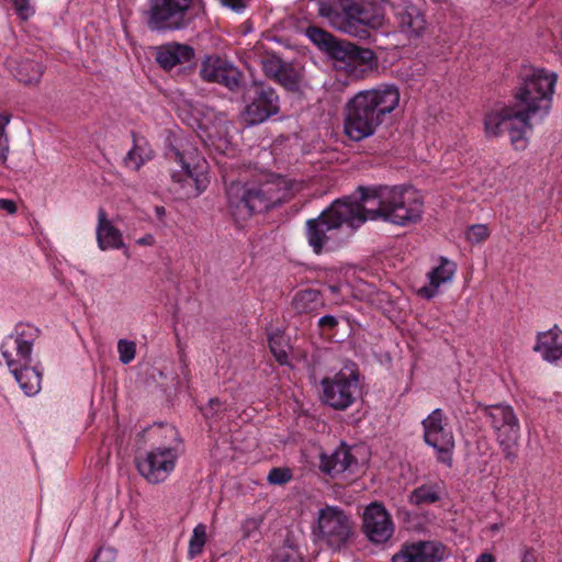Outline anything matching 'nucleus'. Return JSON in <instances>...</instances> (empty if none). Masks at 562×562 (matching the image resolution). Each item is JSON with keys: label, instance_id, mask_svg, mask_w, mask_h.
<instances>
[{"label": "nucleus", "instance_id": "47", "mask_svg": "<svg viewBox=\"0 0 562 562\" xmlns=\"http://www.w3.org/2000/svg\"><path fill=\"white\" fill-rule=\"evenodd\" d=\"M0 210L7 211L9 214L16 212V205L12 200L0 199Z\"/></svg>", "mask_w": 562, "mask_h": 562}, {"label": "nucleus", "instance_id": "10", "mask_svg": "<svg viewBox=\"0 0 562 562\" xmlns=\"http://www.w3.org/2000/svg\"><path fill=\"white\" fill-rule=\"evenodd\" d=\"M477 408L494 430L505 460L514 463L520 439V424L514 408L507 404H479Z\"/></svg>", "mask_w": 562, "mask_h": 562}, {"label": "nucleus", "instance_id": "48", "mask_svg": "<svg viewBox=\"0 0 562 562\" xmlns=\"http://www.w3.org/2000/svg\"><path fill=\"white\" fill-rule=\"evenodd\" d=\"M475 562H495V558L487 552L480 554Z\"/></svg>", "mask_w": 562, "mask_h": 562}, {"label": "nucleus", "instance_id": "49", "mask_svg": "<svg viewBox=\"0 0 562 562\" xmlns=\"http://www.w3.org/2000/svg\"><path fill=\"white\" fill-rule=\"evenodd\" d=\"M521 562H535V558L531 553L526 552L521 559Z\"/></svg>", "mask_w": 562, "mask_h": 562}, {"label": "nucleus", "instance_id": "21", "mask_svg": "<svg viewBox=\"0 0 562 562\" xmlns=\"http://www.w3.org/2000/svg\"><path fill=\"white\" fill-rule=\"evenodd\" d=\"M194 57V50L191 46L180 43H167L156 48V61L165 70L189 63Z\"/></svg>", "mask_w": 562, "mask_h": 562}, {"label": "nucleus", "instance_id": "28", "mask_svg": "<svg viewBox=\"0 0 562 562\" xmlns=\"http://www.w3.org/2000/svg\"><path fill=\"white\" fill-rule=\"evenodd\" d=\"M321 304V293L314 289L301 290L292 300V306L299 314L311 313Z\"/></svg>", "mask_w": 562, "mask_h": 562}, {"label": "nucleus", "instance_id": "26", "mask_svg": "<svg viewBox=\"0 0 562 562\" xmlns=\"http://www.w3.org/2000/svg\"><path fill=\"white\" fill-rule=\"evenodd\" d=\"M11 373L26 395L31 396L40 392L42 374L35 367L26 364L14 369Z\"/></svg>", "mask_w": 562, "mask_h": 562}, {"label": "nucleus", "instance_id": "1", "mask_svg": "<svg viewBox=\"0 0 562 562\" xmlns=\"http://www.w3.org/2000/svg\"><path fill=\"white\" fill-rule=\"evenodd\" d=\"M521 83L515 93L514 103L493 110L484 120L488 137L509 134L515 149L522 150L528 145L527 134L532 130L531 120L543 119L551 108L557 74L540 68H525L520 75Z\"/></svg>", "mask_w": 562, "mask_h": 562}, {"label": "nucleus", "instance_id": "6", "mask_svg": "<svg viewBox=\"0 0 562 562\" xmlns=\"http://www.w3.org/2000/svg\"><path fill=\"white\" fill-rule=\"evenodd\" d=\"M313 542L331 552L347 550L357 538V526L352 516L338 505L325 504L311 526Z\"/></svg>", "mask_w": 562, "mask_h": 562}, {"label": "nucleus", "instance_id": "22", "mask_svg": "<svg viewBox=\"0 0 562 562\" xmlns=\"http://www.w3.org/2000/svg\"><path fill=\"white\" fill-rule=\"evenodd\" d=\"M439 260V266L427 273L429 283L417 291L418 295L424 299L430 300L436 296L439 292V288L442 284L451 282L454 277L457 270L456 263L445 257H440Z\"/></svg>", "mask_w": 562, "mask_h": 562}, {"label": "nucleus", "instance_id": "19", "mask_svg": "<svg viewBox=\"0 0 562 562\" xmlns=\"http://www.w3.org/2000/svg\"><path fill=\"white\" fill-rule=\"evenodd\" d=\"M447 557V547L439 541H416L402 544L392 557V562H441Z\"/></svg>", "mask_w": 562, "mask_h": 562}, {"label": "nucleus", "instance_id": "18", "mask_svg": "<svg viewBox=\"0 0 562 562\" xmlns=\"http://www.w3.org/2000/svg\"><path fill=\"white\" fill-rule=\"evenodd\" d=\"M400 31L408 37H420L427 27L423 10L409 0H397L391 4Z\"/></svg>", "mask_w": 562, "mask_h": 562}, {"label": "nucleus", "instance_id": "5", "mask_svg": "<svg viewBox=\"0 0 562 562\" xmlns=\"http://www.w3.org/2000/svg\"><path fill=\"white\" fill-rule=\"evenodd\" d=\"M149 431L162 441L144 456L137 457L136 468L147 482L158 484L175 470L180 456L181 438L177 428L171 425L153 426Z\"/></svg>", "mask_w": 562, "mask_h": 562}, {"label": "nucleus", "instance_id": "12", "mask_svg": "<svg viewBox=\"0 0 562 562\" xmlns=\"http://www.w3.org/2000/svg\"><path fill=\"white\" fill-rule=\"evenodd\" d=\"M322 401L336 411L350 407L361 394L357 370H340L333 378L321 381Z\"/></svg>", "mask_w": 562, "mask_h": 562}, {"label": "nucleus", "instance_id": "46", "mask_svg": "<svg viewBox=\"0 0 562 562\" xmlns=\"http://www.w3.org/2000/svg\"><path fill=\"white\" fill-rule=\"evenodd\" d=\"M261 520L257 518H248L244 522V531L247 537L250 536V532L257 530L260 526Z\"/></svg>", "mask_w": 562, "mask_h": 562}, {"label": "nucleus", "instance_id": "13", "mask_svg": "<svg viewBox=\"0 0 562 562\" xmlns=\"http://www.w3.org/2000/svg\"><path fill=\"white\" fill-rule=\"evenodd\" d=\"M37 337L36 327L21 324L16 326L14 334L4 338L0 350L10 372L31 363L32 347Z\"/></svg>", "mask_w": 562, "mask_h": 562}, {"label": "nucleus", "instance_id": "43", "mask_svg": "<svg viewBox=\"0 0 562 562\" xmlns=\"http://www.w3.org/2000/svg\"><path fill=\"white\" fill-rule=\"evenodd\" d=\"M116 558V551L112 548H101L94 557L100 562H112Z\"/></svg>", "mask_w": 562, "mask_h": 562}, {"label": "nucleus", "instance_id": "9", "mask_svg": "<svg viewBox=\"0 0 562 562\" xmlns=\"http://www.w3.org/2000/svg\"><path fill=\"white\" fill-rule=\"evenodd\" d=\"M170 160L180 166L179 171L171 173V192L180 200L199 196L209 186L206 161L201 158L194 148L180 150L176 147L168 153Z\"/></svg>", "mask_w": 562, "mask_h": 562}, {"label": "nucleus", "instance_id": "39", "mask_svg": "<svg viewBox=\"0 0 562 562\" xmlns=\"http://www.w3.org/2000/svg\"><path fill=\"white\" fill-rule=\"evenodd\" d=\"M490 236V229L484 224H474L467 232V239L471 243H481Z\"/></svg>", "mask_w": 562, "mask_h": 562}, {"label": "nucleus", "instance_id": "30", "mask_svg": "<svg viewBox=\"0 0 562 562\" xmlns=\"http://www.w3.org/2000/svg\"><path fill=\"white\" fill-rule=\"evenodd\" d=\"M206 542V527L203 524H199L194 527L191 539L189 541L188 555L190 559H194L202 553Z\"/></svg>", "mask_w": 562, "mask_h": 562}, {"label": "nucleus", "instance_id": "34", "mask_svg": "<svg viewBox=\"0 0 562 562\" xmlns=\"http://www.w3.org/2000/svg\"><path fill=\"white\" fill-rule=\"evenodd\" d=\"M119 359L123 364L132 362L136 355V344L127 339L117 342Z\"/></svg>", "mask_w": 562, "mask_h": 562}, {"label": "nucleus", "instance_id": "40", "mask_svg": "<svg viewBox=\"0 0 562 562\" xmlns=\"http://www.w3.org/2000/svg\"><path fill=\"white\" fill-rule=\"evenodd\" d=\"M224 411V404L216 397L210 398L209 403L201 407L203 416L207 419L217 417Z\"/></svg>", "mask_w": 562, "mask_h": 562}, {"label": "nucleus", "instance_id": "50", "mask_svg": "<svg viewBox=\"0 0 562 562\" xmlns=\"http://www.w3.org/2000/svg\"><path fill=\"white\" fill-rule=\"evenodd\" d=\"M155 212H156L157 216L160 218L166 214V210L164 206H156Z\"/></svg>", "mask_w": 562, "mask_h": 562}, {"label": "nucleus", "instance_id": "37", "mask_svg": "<svg viewBox=\"0 0 562 562\" xmlns=\"http://www.w3.org/2000/svg\"><path fill=\"white\" fill-rule=\"evenodd\" d=\"M292 477L293 474L289 468H272L267 480L272 485H282L290 482Z\"/></svg>", "mask_w": 562, "mask_h": 562}, {"label": "nucleus", "instance_id": "35", "mask_svg": "<svg viewBox=\"0 0 562 562\" xmlns=\"http://www.w3.org/2000/svg\"><path fill=\"white\" fill-rule=\"evenodd\" d=\"M10 122V115L0 113V164H4L9 154V140L5 126Z\"/></svg>", "mask_w": 562, "mask_h": 562}, {"label": "nucleus", "instance_id": "15", "mask_svg": "<svg viewBox=\"0 0 562 562\" xmlns=\"http://www.w3.org/2000/svg\"><path fill=\"white\" fill-rule=\"evenodd\" d=\"M247 92L254 93L245 110V120L250 125L260 124L279 112V97L271 87L254 80Z\"/></svg>", "mask_w": 562, "mask_h": 562}, {"label": "nucleus", "instance_id": "11", "mask_svg": "<svg viewBox=\"0 0 562 562\" xmlns=\"http://www.w3.org/2000/svg\"><path fill=\"white\" fill-rule=\"evenodd\" d=\"M352 210L340 200H336L324 210L316 218L306 222V237L313 251L319 255L328 248V244L336 237V232L342 226H348Z\"/></svg>", "mask_w": 562, "mask_h": 562}, {"label": "nucleus", "instance_id": "45", "mask_svg": "<svg viewBox=\"0 0 562 562\" xmlns=\"http://www.w3.org/2000/svg\"><path fill=\"white\" fill-rule=\"evenodd\" d=\"M338 325V319L333 315H325L318 319V326L323 329H334Z\"/></svg>", "mask_w": 562, "mask_h": 562}, {"label": "nucleus", "instance_id": "27", "mask_svg": "<svg viewBox=\"0 0 562 562\" xmlns=\"http://www.w3.org/2000/svg\"><path fill=\"white\" fill-rule=\"evenodd\" d=\"M443 488L439 483L423 484L413 490L408 502L414 506L430 505L441 499Z\"/></svg>", "mask_w": 562, "mask_h": 562}, {"label": "nucleus", "instance_id": "17", "mask_svg": "<svg viewBox=\"0 0 562 562\" xmlns=\"http://www.w3.org/2000/svg\"><path fill=\"white\" fill-rule=\"evenodd\" d=\"M363 532L373 543L386 542L394 532L391 516L382 504L371 503L363 513Z\"/></svg>", "mask_w": 562, "mask_h": 562}, {"label": "nucleus", "instance_id": "16", "mask_svg": "<svg viewBox=\"0 0 562 562\" xmlns=\"http://www.w3.org/2000/svg\"><path fill=\"white\" fill-rule=\"evenodd\" d=\"M200 76L204 81L218 83L232 92L243 88V74L228 60L217 55L205 56L201 64Z\"/></svg>", "mask_w": 562, "mask_h": 562}, {"label": "nucleus", "instance_id": "23", "mask_svg": "<svg viewBox=\"0 0 562 562\" xmlns=\"http://www.w3.org/2000/svg\"><path fill=\"white\" fill-rule=\"evenodd\" d=\"M533 350L539 352L543 360L562 366V331L559 327L554 326L538 334Z\"/></svg>", "mask_w": 562, "mask_h": 562}, {"label": "nucleus", "instance_id": "33", "mask_svg": "<svg viewBox=\"0 0 562 562\" xmlns=\"http://www.w3.org/2000/svg\"><path fill=\"white\" fill-rule=\"evenodd\" d=\"M285 65L286 64L274 55H270L261 59V68L263 72L273 79L277 76H280V71L285 67Z\"/></svg>", "mask_w": 562, "mask_h": 562}, {"label": "nucleus", "instance_id": "31", "mask_svg": "<svg viewBox=\"0 0 562 562\" xmlns=\"http://www.w3.org/2000/svg\"><path fill=\"white\" fill-rule=\"evenodd\" d=\"M376 61V56L370 48H363L353 44L351 50L350 66L355 68L356 64L373 66Z\"/></svg>", "mask_w": 562, "mask_h": 562}, {"label": "nucleus", "instance_id": "51", "mask_svg": "<svg viewBox=\"0 0 562 562\" xmlns=\"http://www.w3.org/2000/svg\"><path fill=\"white\" fill-rule=\"evenodd\" d=\"M328 290L330 291V293L336 294V293L339 292V286L335 285V284L334 285H329Z\"/></svg>", "mask_w": 562, "mask_h": 562}, {"label": "nucleus", "instance_id": "42", "mask_svg": "<svg viewBox=\"0 0 562 562\" xmlns=\"http://www.w3.org/2000/svg\"><path fill=\"white\" fill-rule=\"evenodd\" d=\"M13 8L16 14L22 20H27L34 14V9L30 3V0H12Z\"/></svg>", "mask_w": 562, "mask_h": 562}, {"label": "nucleus", "instance_id": "53", "mask_svg": "<svg viewBox=\"0 0 562 562\" xmlns=\"http://www.w3.org/2000/svg\"><path fill=\"white\" fill-rule=\"evenodd\" d=\"M280 557H281L282 562H290V560H291L289 554H286L284 557L283 555H280Z\"/></svg>", "mask_w": 562, "mask_h": 562}, {"label": "nucleus", "instance_id": "32", "mask_svg": "<svg viewBox=\"0 0 562 562\" xmlns=\"http://www.w3.org/2000/svg\"><path fill=\"white\" fill-rule=\"evenodd\" d=\"M306 35L315 45H317L324 52L328 49V47L335 40L334 35L317 26L307 27Z\"/></svg>", "mask_w": 562, "mask_h": 562}, {"label": "nucleus", "instance_id": "20", "mask_svg": "<svg viewBox=\"0 0 562 562\" xmlns=\"http://www.w3.org/2000/svg\"><path fill=\"white\" fill-rule=\"evenodd\" d=\"M357 468L358 461L346 443H341L329 454H321L319 469L331 477H337L346 472L353 473Z\"/></svg>", "mask_w": 562, "mask_h": 562}, {"label": "nucleus", "instance_id": "14", "mask_svg": "<svg viewBox=\"0 0 562 562\" xmlns=\"http://www.w3.org/2000/svg\"><path fill=\"white\" fill-rule=\"evenodd\" d=\"M425 442L439 453V461L451 464L454 438L440 408L434 409L422 423Z\"/></svg>", "mask_w": 562, "mask_h": 562}, {"label": "nucleus", "instance_id": "44", "mask_svg": "<svg viewBox=\"0 0 562 562\" xmlns=\"http://www.w3.org/2000/svg\"><path fill=\"white\" fill-rule=\"evenodd\" d=\"M220 2L237 13H241L247 7L245 0H220Z\"/></svg>", "mask_w": 562, "mask_h": 562}, {"label": "nucleus", "instance_id": "8", "mask_svg": "<svg viewBox=\"0 0 562 562\" xmlns=\"http://www.w3.org/2000/svg\"><path fill=\"white\" fill-rule=\"evenodd\" d=\"M318 13L335 29L361 40L370 36L369 29L376 30L384 24V14L381 10L353 0H341L340 10L327 2H321Z\"/></svg>", "mask_w": 562, "mask_h": 562}, {"label": "nucleus", "instance_id": "24", "mask_svg": "<svg viewBox=\"0 0 562 562\" xmlns=\"http://www.w3.org/2000/svg\"><path fill=\"white\" fill-rule=\"evenodd\" d=\"M97 239L102 250L124 247L121 232L108 220L103 209L98 212Z\"/></svg>", "mask_w": 562, "mask_h": 562}, {"label": "nucleus", "instance_id": "36", "mask_svg": "<svg viewBox=\"0 0 562 562\" xmlns=\"http://www.w3.org/2000/svg\"><path fill=\"white\" fill-rule=\"evenodd\" d=\"M148 158V155L143 156L142 147L135 144L134 147L125 156L124 162L127 167H131L134 170H138Z\"/></svg>", "mask_w": 562, "mask_h": 562}, {"label": "nucleus", "instance_id": "25", "mask_svg": "<svg viewBox=\"0 0 562 562\" xmlns=\"http://www.w3.org/2000/svg\"><path fill=\"white\" fill-rule=\"evenodd\" d=\"M9 68L13 76L24 85L37 83L43 75L42 65L31 58L10 60Z\"/></svg>", "mask_w": 562, "mask_h": 562}, {"label": "nucleus", "instance_id": "2", "mask_svg": "<svg viewBox=\"0 0 562 562\" xmlns=\"http://www.w3.org/2000/svg\"><path fill=\"white\" fill-rule=\"evenodd\" d=\"M359 201L349 198L340 199L352 210L348 227L357 229L368 220H383L392 224L405 226L420 220L423 201L412 188L384 187L378 189L359 188Z\"/></svg>", "mask_w": 562, "mask_h": 562}, {"label": "nucleus", "instance_id": "52", "mask_svg": "<svg viewBox=\"0 0 562 562\" xmlns=\"http://www.w3.org/2000/svg\"><path fill=\"white\" fill-rule=\"evenodd\" d=\"M149 239H151V236H148V237L142 238V239L139 240V244L147 245V244H149Z\"/></svg>", "mask_w": 562, "mask_h": 562}, {"label": "nucleus", "instance_id": "38", "mask_svg": "<svg viewBox=\"0 0 562 562\" xmlns=\"http://www.w3.org/2000/svg\"><path fill=\"white\" fill-rule=\"evenodd\" d=\"M269 346L276 360L280 364H285L288 362V352L282 344V337L278 335L271 336L269 338Z\"/></svg>", "mask_w": 562, "mask_h": 562}, {"label": "nucleus", "instance_id": "41", "mask_svg": "<svg viewBox=\"0 0 562 562\" xmlns=\"http://www.w3.org/2000/svg\"><path fill=\"white\" fill-rule=\"evenodd\" d=\"M274 80L288 89H293L297 85L296 76L289 65H285Z\"/></svg>", "mask_w": 562, "mask_h": 562}, {"label": "nucleus", "instance_id": "3", "mask_svg": "<svg viewBox=\"0 0 562 562\" xmlns=\"http://www.w3.org/2000/svg\"><path fill=\"white\" fill-rule=\"evenodd\" d=\"M400 90L395 85H379L359 91L345 105L344 132L360 142L372 136L400 103Z\"/></svg>", "mask_w": 562, "mask_h": 562}, {"label": "nucleus", "instance_id": "4", "mask_svg": "<svg viewBox=\"0 0 562 562\" xmlns=\"http://www.w3.org/2000/svg\"><path fill=\"white\" fill-rule=\"evenodd\" d=\"M292 190L290 179L274 173L258 175L247 181H232L226 187L228 209L236 220L245 221L286 201Z\"/></svg>", "mask_w": 562, "mask_h": 562}, {"label": "nucleus", "instance_id": "7", "mask_svg": "<svg viewBox=\"0 0 562 562\" xmlns=\"http://www.w3.org/2000/svg\"><path fill=\"white\" fill-rule=\"evenodd\" d=\"M205 15V0H148L145 23L157 33L182 31Z\"/></svg>", "mask_w": 562, "mask_h": 562}, {"label": "nucleus", "instance_id": "29", "mask_svg": "<svg viewBox=\"0 0 562 562\" xmlns=\"http://www.w3.org/2000/svg\"><path fill=\"white\" fill-rule=\"evenodd\" d=\"M353 43L348 41H341L335 37L326 53L335 60L342 61L350 66L351 50Z\"/></svg>", "mask_w": 562, "mask_h": 562}]
</instances>
